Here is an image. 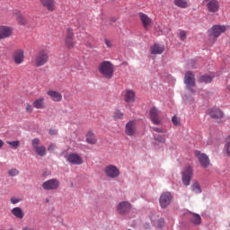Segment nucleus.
Here are the masks:
<instances>
[{
	"instance_id": "obj_1",
	"label": "nucleus",
	"mask_w": 230,
	"mask_h": 230,
	"mask_svg": "<svg viewBox=\"0 0 230 230\" xmlns=\"http://www.w3.org/2000/svg\"><path fill=\"white\" fill-rule=\"evenodd\" d=\"M98 71L103 78L111 80L114 76V65L111 61H102L98 66Z\"/></svg>"
},
{
	"instance_id": "obj_2",
	"label": "nucleus",
	"mask_w": 230,
	"mask_h": 230,
	"mask_svg": "<svg viewBox=\"0 0 230 230\" xmlns=\"http://www.w3.org/2000/svg\"><path fill=\"white\" fill-rule=\"evenodd\" d=\"M48 62H49V51L48 49H42L36 53L34 58L36 67H42V66H46Z\"/></svg>"
},
{
	"instance_id": "obj_3",
	"label": "nucleus",
	"mask_w": 230,
	"mask_h": 230,
	"mask_svg": "<svg viewBox=\"0 0 230 230\" xmlns=\"http://www.w3.org/2000/svg\"><path fill=\"white\" fill-rule=\"evenodd\" d=\"M193 177V167L187 165L181 171V181L184 186H190L191 179Z\"/></svg>"
},
{
	"instance_id": "obj_4",
	"label": "nucleus",
	"mask_w": 230,
	"mask_h": 230,
	"mask_svg": "<svg viewBox=\"0 0 230 230\" xmlns=\"http://www.w3.org/2000/svg\"><path fill=\"white\" fill-rule=\"evenodd\" d=\"M75 45L76 40H75V32L73 31V29L67 28L65 36V46L68 49H73V48H75Z\"/></svg>"
},
{
	"instance_id": "obj_5",
	"label": "nucleus",
	"mask_w": 230,
	"mask_h": 230,
	"mask_svg": "<svg viewBox=\"0 0 230 230\" xmlns=\"http://www.w3.org/2000/svg\"><path fill=\"white\" fill-rule=\"evenodd\" d=\"M226 30H227L226 25H214L208 31V35L210 39H218L219 35H222V33H226Z\"/></svg>"
},
{
	"instance_id": "obj_6",
	"label": "nucleus",
	"mask_w": 230,
	"mask_h": 230,
	"mask_svg": "<svg viewBox=\"0 0 230 230\" xmlns=\"http://www.w3.org/2000/svg\"><path fill=\"white\" fill-rule=\"evenodd\" d=\"M104 173L109 179L119 177V169L114 164H109L104 168Z\"/></svg>"
},
{
	"instance_id": "obj_7",
	"label": "nucleus",
	"mask_w": 230,
	"mask_h": 230,
	"mask_svg": "<svg viewBox=\"0 0 230 230\" xmlns=\"http://www.w3.org/2000/svg\"><path fill=\"white\" fill-rule=\"evenodd\" d=\"M60 181L58 179L47 180L42 183L43 190L47 191H53V190H58Z\"/></svg>"
},
{
	"instance_id": "obj_8",
	"label": "nucleus",
	"mask_w": 230,
	"mask_h": 230,
	"mask_svg": "<svg viewBox=\"0 0 230 230\" xmlns=\"http://www.w3.org/2000/svg\"><path fill=\"white\" fill-rule=\"evenodd\" d=\"M32 147L37 154V155H40V157H44L46 155V146H40V139L39 138H34L32 139Z\"/></svg>"
},
{
	"instance_id": "obj_9",
	"label": "nucleus",
	"mask_w": 230,
	"mask_h": 230,
	"mask_svg": "<svg viewBox=\"0 0 230 230\" xmlns=\"http://www.w3.org/2000/svg\"><path fill=\"white\" fill-rule=\"evenodd\" d=\"M40 4L47 12L53 13L57 11V1L55 0H40Z\"/></svg>"
},
{
	"instance_id": "obj_10",
	"label": "nucleus",
	"mask_w": 230,
	"mask_h": 230,
	"mask_svg": "<svg viewBox=\"0 0 230 230\" xmlns=\"http://www.w3.org/2000/svg\"><path fill=\"white\" fill-rule=\"evenodd\" d=\"M149 117L154 125H161V111L157 110V108L150 109Z\"/></svg>"
},
{
	"instance_id": "obj_11",
	"label": "nucleus",
	"mask_w": 230,
	"mask_h": 230,
	"mask_svg": "<svg viewBox=\"0 0 230 230\" xmlns=\"http://www.w3.org/2000/svg\"><path fill=\"white\" fill-rule=\"evenodd\" d=\"M207 10L209 13H217L220 10V2L218 0H205Z\"/></svg>"
},
{
	"instance_id": "obj_12",
	"label": "nucleus",
	"mask_w": 230,
	"mask_h": 230,
	"mask_svg": "<svg viewBox=\"0 0 230 230\" xmlns=\"http://www.w3.org/2000/svg\"><path fill=\"white\" fill-rule=\"evenodd\" d=\"M160 207L163 209H166L169 204L172 203V194L170 192H164L161 194L159 199Z\"/></svg>"
},
{
	"instance_id": "obj_13",
	"label": "nucleus",
	"mask_w": 230,
	"mask_h": 230,
	"mask_svg": "<svg viewBox=\"0 0 230 230\" xmlns=\"http://www.w3.org/2000/svg\"><path fill=\"white\" fill-rule=\"evenodd\" d=\"M194 155L197 159H199V164L202 166V168H208L209 166V157L207 156L206 154L200 153V151H195Z\"/></svg>"
},
{
	"instance_id": "obj_14",
	"label": "nucleus",
	"mask_w": 230,
	"mask_h": 230,
	"mask_svg": "<svg viewBox=\"0 0 230 230\" xmlns=\"http://www.w3.org/2000/svg\"><path fill=\"white\" fill-rule=\"evenodd\" d=\"M66 161L70 164L80 166V164H84V159L81 158L78 154L72 153L66 156Z\"/></svg>"
},
{
	"instance_id": "obj_15",
	"label": "nucleus",
	"mask_w": 230,
	"mask_h": 230,
	"mask_svg": "<svg viewBox=\"0 0 230 230\" xmlns=\"http://www.w3.org/2000/svg\"><path fill=\"white\" fill-rule=\"evenodd\" d=\"M132 209V205L128 201H122L117 206V211L119 215H127Z\"/></svg>"
},
{
	"instance_id": "obj_16",
	"label": "nucleus",
	"mask_w": 230,
	"mask_h": 230,
	"mask_svg": "<svg viewBox=\"0 0 230 230\" xmlns=\"http://www.w3.org/2000/svg\"><path fill=\"white\" fill-rule=\"evenodd\" d=\"M13 59L14 64H16L17 66H21V64L24 62V50L16 49L13 54Z\"/></svg>"
},
{
	"instance_id": "obj_17",
	"label": "nucleus",
	"mask_w": 230,
	"mask_h": 230,
	"mask_svg": "<svg viewBox=\"0 0 230 230\" xmlns=\"http://www.w3.org/2000/svg\"><path fill=\"white\" fill-rule=\"evenodd\" d=\"M13 35V29L8 26H0V40L2 39H8Z\"/></svg>"
},
{
	"instance_id": "obj_18",
	"label": "nucleus",
	"mask_w": 230,
	"mask_h": 230,
	"mask_svg": "<svg viewBox=\"0 0 230 230\" xmlns=\"http://www.w3.org/2000/svg\"><path fill=\"white\" fill-rule=\"evenodd\" d=\"M184 84L187 85V87H195L197 84L195 83V75H193V72H186L184 76Z\"/></svg>"
},
{
	"instance_id": "obj_19",
	"label": "nucleus",
	"mask_w": 230,
	"mask_h": 230,
	"mask_svg": "<svg viewBox=\"0 0 230 230\" xmlns=\"http://www.w3.org/2000/svg\"><path fill=\"white\" fill-rule=\"evenodd\" d=\"M138 17L143 24V28L145 30H148L150 24H152V18H150L148 14H146L145 13H139Z\"/></svg>"
},
{
	"instance_id": "obj_20",
	"label": "nucleus",
	"mask_w": 230,
	"mask_h": 230,
	"mask_svg": "<svg viewBox=\"0 0 230 230\" xmlns=\"http://www.w3.org/2000/svg\"><path fill=\"white\" fill-rule=\"evenodd\" d=\"M208 116L213 119H222L224 118V111L218 108H211L208 110Z\"/></svg>"
},
{
	"instance_id": "obj_21",
	"label": "nucleus",
	"mask_w": 230,
	"mask_h": 230,
	"mask_svg": "<svg viewBox=\"0 0 230 230\" xmlns=\"http://www.w3.org/2000/svg\"><path fill=\"white\" fill-rule=\"evenodd\" d=\"M124 102L126 103H134L136 102V92L130 89L126 90L124 93Z\"/></svg>"
},
{
	"instance_id": "obj_22",
	"label": "nucleus",
	"mask_w": 230,
	"mask_h": 230,
	"mask_svg": "<svg viewBox=\"0 0 230 230\" xmlns=\"http://www.w3.org/2000/svg\"><path fill=\"white\" fill-rule=\"evenodd\" d=\"M125 134L132 137L136 134V121L129 120L125 126Z\"/></svg>"
},
{
	"instance_id": "obj_23",
	"label": "nucleus",
	"mask_w": 230,
	"mask_h": 230,
	"mask_svg": "<svg viewBox=\"0 0 230 230\" xmlns=\"http://www.w3.org/2000/svg\"><path fill=\"white\" fill-rule=\"evenodd\" d=\"M47 95L52 100V102H59L62 100V93L55 90H48Z\"/></svg>"
},
{
	"instance_id": "obj_24",
	"label": "nucleus",
	"mask_w": 230,
	"mask_h": 230,
	"mask_svg": "<svg viewBox=\"0 0 230 230\" xmlns=\"http://www.w3.org/2000/svg\"><path fill=\"white\" fill-rule=\"evenodd\" d=\"M150 50L152 55H163L164 52V45L155 43V45L151 46Z\"/></svg>"
},
{
	"instance_id": "obj_25",
	"label": "nucleus",
	"mask_w": 230,
	"mask_h": 230,
	"mask_svg": "<svg viewBox=\"0 0 230 230\" xmlns=\"http://www.w3.org/2000/svg\"><path fill=\"white\" fill-rule=\"evenodd\" d=\"M11 213L13 215V217H15V218H18L19 220H22V218H24V212L20 207L13 208L11 210Z\"/></svg>"
},
{
	"instance_id": "obj_26",
	"label": "nucleus",
	"mask_w": 230,
	"mask_h": 230,
	"mask_svg": "<svg viewBox=\"0 0 230 230\" xmlns=\"http://www.w3.org/2000/svg\"><path fill=\"white\" fill-rule=\"evenodd\" d=\"M98 139H96L94 132H93V130H89L86 133V143H88L89 145H96Z\"/></svg>"
},
{
	"instance_id": "obj_27",
	"label": "nucleus",
	"mask_w": 230,
	"mask_h": 230,
	"mask_svg": "<svg viewBox=\"0 0 230 230\" xmlns=\"http://www.w3.org/2000/svg\"><path fill=\"white\" fill-rule=\"evenodd\" d=\"M13 15L15 16L16 21L19 24H21L22 26H25V24L27 23L26 18H24V16L21 14V12H19L18 10H15L13 12Z\"/></svg>"
},
{
	"instance_id": "obj_28",
	"label": "nucleus",
	"mask_w": 230,
	"mask_h": 230,
	"mask_svg": "<svg viewBox=\"0 0 230 230\" xmlns=\"http://www.w3.org/2000/svg\"><path fill=\"white\" fill-rule=\"evenodd\" d=\"M34 109H45L46 103L44 102V97H40L32 103Z\"/></svg>"
},
{
	"instance_id": "obj_29",
	"label": "nucleus",
	"mask_w": 230,
	"mask_h": 230,
	"mask_svg": "<svg viewBox=\"0 0 230 230\" xmlns=\"http://www.w3.org/2000/svg\"><path fill=\"white\" fill-rule=\"evenodd\" d=\"M190 220L191 224H194V226H200L202 222V217H200V215L199 214L192 213Z\"/></svg>"
},
{
	"instance_id": "obj_30",
	"label": "nucleus",
	"mask_w": 230,
	"mask_h": 230,
	"mask_svg": "<svg viewBox=\"0 0 230 230\" xmlns=\"http://www.w3.org/2000/svg\"><path fill=\"white\" fill-rule=\"evenodd\" d=\"M213 82V77L208 75H201L198 79L199 84H211Z\"/></svg>"
},
{
	"instance_id": "obj_31",
	"label": "nucleus",
	"mask_w": 230,
	"mask_h": 230,
	"mask_svg": "<svg viewBox=\"0 0 230 230\" xmlns=\"http://www.w3.org/2000/svg\"><path fill=\"white\" fill-rule=\"evenodd\" d=\"M125 116V113L119 110H115L113 112V119L115 121H118V119H123V117Z\"/></svg>"
},
{
	"instance_id": "obj_32",
	"label": "nucleus",
	"mask_w": 230,
	"mask_h": 230,
	"mask_svg": "<svg viewBox=\"0 0 230 230\" xmlns=\"http://www.w3.org/2000/svg\"><path fill=\"white\" fill-rule=\"evenodd\" d=\"M174 4L178 8H188V2L186 0H174Z\"/></svg>"
},
{
	"instance_id": "obj_33",
	"label": "nucleus",
	"mask_w": 230,
	"mask_h": 230,
	"mask_svg": "<svg viewBox=\"0 0 230 230\" xmlns=\"http://www.w3.org/2000/svg\"><path fill=\"white\" fill-rule=\"evenodd\" d=\"M225 149L226 152V155L230 157V136L226 137L225 139Z\"/></svg>"
},
{
	"instance_id": "obj_34",
	"label": "nucleus",
	"mask_w": 230,
	"mask_h": 230,
	"mask_svg": "<svg viewBox=\"0 0 230 230\" xmlns=\"http://www.w3.org/2000/svg\"><path fill=\"white\" fill-rule=\"evenodd\" d=\"M192 191H194V193L196 194L202 193V189H200V185L199 184L198 181H195L192 184Z\"/></svg>"
},
{
	"instance_id": "obj_35",
	"label": "nucleus",
	"mask_w": 230,
	"mask_h": 230,
	"mask_svg": "<svg viewBox=\"0 0 230 230\" xmlns=\"http://www.w3.org/2000/svg\"><path fill=\"white\" fill-rule=\"evenodd\" d=\"M7 145H10V146L12 148H13L14 150H17V148H19V146H21V142L19 140H16V141H7Z\"/></svg>"
},
{
	"instance_id": "obj_36",
	"label": "nucleus",
	"mask_w": 230,
	"mask_h": 230,
	"mask_svg": "<svg viewBox=\"0 0 230 230\" xmlns=\"http://www.w3.org/2000/svg\"><path fill=\"white\" fill-rule=\"evenodd\" d=\"M7 173L9 177H17V175H19V170L13 168L10 169Z\"/></svg>"
},
{
	"instance_id": "obj_37",
	"label": "nucleus",
	"mask_w": 230,
	"mask_h": 230,
	"mask_svg": "<svg viewBox=\"0 0 230 230\" xmlns=\"http://www.w3.org/2000/svg\"><path fill=\"white\" fill-rule=\"evenodd\" d=\"M155 141H158V143H166V138L161 135H154Z\"/></svg>"
},
{
	"instance_id": "obj_38",
	"label": "nucleus",
	"mask_w": 230,
	"mask_h": 230,
	"mask_svg": "<svg viewBox=\"0 0 230 230\" xmlns=\"http://www.w3.org/2000/svg\"><path fill=\"white\" fill-rule=\"evenodd\" d=\"M172 122L173 125H175L176 127H179V125H181V119L179 118H177V116H173L172 118Z\"/></svg>"
},
{
	"instance_id": "obj_39",
	"label": "nucleus",
	"mask_w": 230,
	"mask_h": 230,
	"mask_svg": "<svg viewBox=\"0 0 230 230\" xmlns=\"http://www.w3.org/2000/svg\"><path fill=\"white\" fill-rule=\"evenodd\" d=\"M179 37L181 40H185L187 39V34L184 31H180Z\"/></svg>"
},
{
	"instance_id": "obj_40",
	"label": "nucleus",
	"mask_w": 230,
	"mask_h": 230,
	"mask_svg": "<svg viewBox=\"0 0 230 230\" xmlns=\"http://www.w3.org/2000/svg\"><path fill=\"white\" fill-rule=\"evenodd\" d=\"M151 128L154 130V132H157V134H163L164 132V130H163L161 128L152 127Z\"/></svg>"
},
{
	"instance_id": "obj_41",
	"label": "nucleus",
	"mask_w": 230,
	"mask_h": 230,
	"mask_svg": "<svg viewBox=\"0 0 230 230\" xmlns=\"http://www.w3.org/2000/svg\"><path fill=\"white\" fill-rule=\"evenodd\" d=\"M25 111H26V112H28V113L33 112V106H31V104L27 103V104H26Z\"/></svg>"
},
{
	"instance_id": "obj_42",
	"label": "nucleus",
	"mask_w": 230,
	"mask_h": 230,
	"mask_svg": "<svg viewBox=\"0 0 230 230\" xmlns=\"http://www.w3.org/2000/svg\"><path fill=\"white\" fill-rule=\"evenodd\" d=\"M49 134L50 136H57L58 134V131H57V129H49Z\"/></svg>"
},
{
	"instance_id": "obj_43",
	"label": "nucleus",
	"mask_w": 230,
	"mask_h": 230,
	"mask_svg": "<svg viewBox=\"0 0 230 230\" xmlns=\"http://www.w3.org/2000/svg\"><path fill=\"white\" fill-rule=\"evenodd\" d=\"M105 44L107 48H112V42L109 40H105Z\"/></svg>"
},
{
	"instance_id": "obj_44",
	"label": "nucleus",
	"mask_w": 230,
	"mask_h": 230,
	"mask_svg": "<svg viewBox=\"0 0 230 230\" xmlns=\"http://www.w3.org/2000/svg\"><path fill=\"white\" fill-rule=\"evenodd\" d=\"M11 202H12V204H19L20 200L18 199L12 198Z\"/></svg>"
},
{
	"instance_id": "obj_45",
	"label": "nucleus",
	"mask_w": 230,
	"mask_h": 230,
	"mask_svg": "<svg viewBox=\"0 0 230 230\" xmlns=\"http://www.w3.org/2000/svg\"><path fill=\"white\" fill-rule=\"evenodd\" d=\"M48 150L49 152H53L55 150V145H50L49 147H48Z\"/></svg>"
},
{
	"instance_id": "obj_46",
	"label": "nucleus",
	"mask_w": 230,
	"mask_h": 230,
	"mask_svg": "<svg viewBox=\"0 0 230 230\" xmlns=\"http://www.w3.org/2000/svg\"><path fill=\"white\" fill-rule=\"evenodd\" d=\"M188 87V89H189V91L190 92V93H192L193 94H195V90L193 89V88H191V86H187Z\"/></svg>"
},
{
	"instance_id": "obj_47",
	"label": "nucleus",
	"mask_w": 230,
	"mask_h": 230,
	"mask_svg": "<svg viewBox=\"0 0 230 230\" xmlns=\"http://www.w3.org/2000/svg\"><path fill=\"white\" fill-rule=\"evenodd\" d=\"M22 230H35V229H33L32 227H30V226H24L22 228Z\"/></svg>"
},
{
	"instance_id": "obj_48",
	"label": "nucleus",
	"mask_w": 230,
	"mask_h": 230,
	"mask_svg": "<svg viewBox=\"0 0 230 230\" xmlns=\"http://www.w3.org/2000/svg\"><path fill=\"white\" fill-rule=\"evenodd\" d=\"M4 146V142L2 139H0V148H3Z\"/></svg>"
},
{
	"instance_id": "obj_49",
	"label": "nucleus",
	"mask_w": 230,
	"mask_h": 230,
	"mask_svg": "<svg viewBox=\"0 0 230 230\" xmlns=\"http://www.w3.org/2000/svg\"><path fill=\"white\" fill-rule=\"evenodd\" d=\"M87 48H93L91 43H86Z\"/></svg>"
},
{
	"instance_id": "obj_50",
	"label": "nucleus",
	"mask_w": 230,
	"mask_h": 230,
	"mask_svg": "<svg viewBox=\"0 0 230 230\" xmlns=\"http://www.w3.org/2000/svg\"><path fill=\"white\" fill-rule=\"evenodd\" d=\"M227 90L230 91V84L227 86Z\"/></svg>"
},
{
	"instance_id": "obj_51",
	"label": "nucleus",
	"mask_w": 230,
	"mask_h": 230,
	"mask_svg": "<svg viewBox=\"0 0 230 230\" xmlns=\"http://www.w3.org/2000/svg\"><path fill=\"white\" fill-rule=\"evenodd\" d=\"M111 22H116V20H111Z\"/></svg>"
},
{
	"instance_id": "obj_52",
	"label": "nucleus",
	"mask_w": 230,
	"mask_h": 230,
	"mask_svg": "<svg viewBox=\"0 0 230 230\" xmlns=\"http://www.w3.org/2000/svg\"><path fill=\"white\" fill-rule=\"evenodd\" d=\"M2 230V229H1Z\"/></svg>"
}]
</instances>
